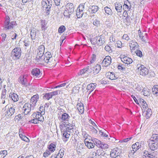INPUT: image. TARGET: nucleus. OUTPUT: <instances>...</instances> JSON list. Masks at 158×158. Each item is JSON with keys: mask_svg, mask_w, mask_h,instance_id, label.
Returning <instances> with one entry per match:
<instances>
[{"mask_svg": "<svg viewBox=\"0 0 158 158\" xmlns=\"http://www.w3.org/2000/svg\"><path fill=\"white\" fill-rule=\"evenodd\" d=\"M15 109L13 106L5 110L4 114L6 118H8L12 116L15 113Z\"/></svg>", "mask_w": 158, "mask_h": 158, "instance_id": "2eb2a0df", "label": "nucleus"}, {"mask_svg": "<svg viewBox=\"0 0 158 158\" xmlns=\"http://www.w3.org/2000/svg\"><path fill=\"white\" fill-rule=\"evenodd\" d=\"M93 23L94 26L98 27L100 24V21L97 19L94 20Z\"/></svg>", "mask_w": 158, "mask_h": 158, "instance_id": "864d4df0", "label": "nucleus"}, {"mask_svg": "<svg viewBox=\"0 0 158 158\" xmlns=\"http://www.w3.org/2000/svg\"><path fill=\"white\" fill-rule=\"evenodd\" d=\"M121 60L124 63L130 64L132 62V60L127 56L121 58Z\"/></svg>", "mask_w": 158, "mask_h": 158, "instance_id": "5701e85b", "label": "nucleus"}, {"mask_svg": "<svg viewBox=\"0 0 158 158\" xmlns=\"http://www.w3.org/2000/svg\"><path fill=\"white\" fill-rule=\"evenodd\" d=\"M50 59H48V58L44 57V55L42 56V59H41V61L42 62L47 63H50Z\"/></svg>", "mask_w": 158, "mask_h": 158, "instance_id": "a19ab883", "label": "nucleus"}, {"mask_svg": "<svg viewBox=\"0 0 158 158\" xmlns=\"http://www.w3.org/2000/svg\"><path fill=\"white\" fill-rule=\"evenodd\" d=\"M59 120L64 122H68L70 117L67 113H63L61 115L58 117Z\"/></svg>", "mask_w": 158, "mask_h": 158, "instance_id": "f3484780", "label": "nucleus"}, {"mask_svg": "<svg viewBox=\"0 0 158 158\" xmlns=\"http://www.w3.org/2000/svg\"><path fill=\"white\" fill-rule=\"evenodd\" d=\"M16 26V22L11 21L10 22L9 17L7 16L6 17L5 20L3 25V30L7 31L13 29Z\"/></svg>", "mask_w": 158, "mask_h": 158, "instance_id": "39448f33", "label": "nucleus"}, {"mask_svg": "<svg viewBox=\"0 0 158 158\" xmlns=\"http://www.w3.org/2000/svg\"><path fill=\"white\" fill-rule=\"evenodd\" d=\"M85 3L80 4L77 7L76 11V15L78 18H80L82 16L84 12L86 11L87 9H85Z\"/></svg>", "mask_w": 158, "mask_h": 158, "instance_id": "6e6552de", "label": "nucleus"}, {"mask_svg": "<svg viewBox=\"0 0 158 158\" xmlns=\"http://www.w3.org/2000/svg\"><path fill=\"white\" fill-rule=\"evenodd\" d=\"M96 154L98 156H103L104 155L105 153L102 149H98L97 150Z\"/></svg>", "mask_w": 158, "mask_h": 158, "instance_id": "37998d69", "label": "nucleus"}, {"mask_svg": "<svg viewBox=\"0 0 158 158\" xmlns=\"http://www.w3.org/2000/svg\"><path fill=\"white\" fill-rule=\"evenodd\" d=\"M44 50L45 48L44 45H42L39 47L37 49L38 53L36 57L37 60L39 61L41 60L44 53Z\"/></svg>", "mask_w": 158, "mask_h": 158, "instance_id": "f8f14e48", "label": "nucleus"}, {"mask_svg": "<svg viewBox=\"0 0 158 158\" xmlns=\"http://www.w3.org/2000/svg\"><path fill=\"white\" fill-rule=\"evenodd\" d=\"M93 143L97 147L101 148L102 149H105L108 147L107 144L101 142L99 140L96 138H93L92 139Z\"/></svg>", "mask_w": 158, "mask_h": 158, "instance_id": "9b49d317", "label": "nucleus"}, {"mask_svg": "<svg viewBox=\"0 0 158 158\" xmlns=\"http://www.w3.org/2000/svg\"><path fill=\"white\" fill-rule=\"evenodd\" d=\"M101 66L97 64L93 67V71L94 72L98 73L101 70Z\"/></svg>", "mask_w": 158, "mask_h": 158, "instance_id": "4c0bfd02", "label": "nucleus"}, {"mask_svg": "<svg viewBox=\"0 0 158 158\" xmlns=\"http://www.w3.org/2000/svg\"><path fill=\"white\" fill-rule=\"evenodd\" d=\"M51 0H42L41 2V9L46 13L47 15L50 13L51 8L52 7Z\"/></svg>", "mask_w": 158, "mask_h": 158, "instance_id": "20e7f679", "label": "nucleus"}, {"mask_svg": "<svg viewBox=\"0 0 158 158\" xmlns=\"http://www.w3.org/2000/svg\"><path fill=\"white\" fill-rule=\"evenodd\" d=\"M51 152L48 150V149L46 150L45 152L43 153V156L45 157H46L49 156Z\"/></svg>", "mask_w": 158, "mask_h": 158, "instance_id": "3c124183", "label": "nucleus"}, {"mask_svg": "<svg viewBox=\"0 0 158 158\" xmlns=\"http://www.w3.org/2000/svg\"><path fill=\"white\" fill-rule=\"evenodd\" d=\"M21 52L20 48L16 47L12 50L11 52V56L14 60H17L20 57Z\"/></svg>", "mask_w": 158, "mask_h": 158, "instance_id": "1a4fd4ad", "label": "nucleus"}, {"mask_svg": "<svg viewBox=\"0 0 158 158\" xmlns=\"http://www.w3.org/2000/svg\"><path fill=\"white\" fill-rule=\"evenodd\" d=\"M96 85L97 84L96 83H91L87 86L86 89L88 90L87 92H89V94H90L95 89Z\"/></svg>", "mask_w": 158, "mask_h": 158, "instance_id": "4be33fe9", "label": "nucleus"}, {"mask_svg": "<svg viewBox=\"0 0 158 158\" xmlns=\"http://www.w3.org/2000/svg\"><path fill=\"white\" fill-rule=\"evenodd\" d=\"M129 45L131 50H135L139 47L138 44L135 40H132L130 41L129 42Z\"/></svg>", "mask_w": 158, "mask_h": 158, "instance_id": "6ab92c4d", "label": "nucleus"}, {"mask_svg": "<svg viewBox=\"0 0 158 158\" xmlns=\"http://www.w3.org/2000/svg\"><path fill=\"white\" fill-rule=\"evenodd\" d=\"M47 23L45 20H42L41 21V28L42 31H44L47 28Z\"/></svg>", "mask_w": 158, "mask_h": 158, "instance_id": "7c9ffc66", "label": "nucleus"}, {"mask_svg": "<svg viewBox=\"0 0 158 158\" xmlns=\"http://www.w3.org/2000/svg\"><path fill=\"white\" fill-rule=\"evenodd\" d=\"M107 133L108 134L107 132H103L101 131H100V134L103 137H107L108 136V135L107 134Z\"/></svg>", "mask_w": 158, "mask_h": 158, "instance_id": "052dcab7", "label": "nucleus"}, {"mask_svg": "<svg viewBox=\"0 0 158 158\" xmlns=\"http://www.w3.org/2000/svg\"><path fill=\"white\" fill-rule=\"evenodd\" d=\"M89 67L88 66L85 68H84L83 69L80 70L78 73V75L80 76L86 73L89 70Z\"/></svg>", "mask_w": 158, "mask_h": 158, "instance_id": "e433bc0d", "label": "nucleus"}, {"mask_svg": "<svg viewBox=\"0 0 158 158\" xmlns=\"http://www.w3.org/2000/svg\"><path fill=\"white\" fill-rule=\"evenodd\" d=\"M36 29L35 28H33L31 31L30 35L32 40H34L35 39L36 35Z\"/></svg>", "mask_w": 158, "mask_h": 158, "instance_id": "72a5a7b5", "label": "nucleus"}, {"mask_svg": "<svg viewBox=\"0 0 158 158\" xmlns=\"http://www.w3.org/2000/svg\"><path fill=\"white\" fill-rule=\"evenodd\" d=\"M65 30V27L63 25L60 26L58 30V32L60 33H63Z\"/></svg>", "mask_w": 158, "mask_h": 158, "instance_id": "c03bdc74", "label": "nucleus"}, {"mask_svg": "<svg viewBox=\"0 0 158 158\" xmlns=\"http://www.w3.org/2000/svg\"><path fill=\"white\" fill-rule=\"evenodd\" d=\"M146 113V117L147 118H149L152 114V111L150 109L148 108Z\"/></svg>", "mask_w": 158, "mask_h": 158, "instance_id": "ea45409f", "label": "nucleus"}, {"mask_svg": "<svg viewBox=\"0 0 158 158\" xmlns=\"http://www.w3.org/2000/svg\"><path fill=\"white\" fill-rule=\"evenodd\" d=\"M64 148H61L57 154L56 156L57 158H62L64 154Z\"/></svg>", "mask_w": 158, "mask_h": 158, "instance_id": "f704fd0d", "label": "nucleus"}, {"mask_svg": "<svg viewBox=\"0 0 158 158\" xmlns=\"http://www.w3.org/2000/svg\"><path fill=\"white\" fill-rule=\"evenodd\" d=\"M108 73V74H110L109 75H108V76H109V78H110V80H114V73L113 72H110V73Z\"/></svg>", "mask_w": 158, "mask_h": 158, "instance_id": "13d9d810", "label": "nucleus"}, {"mask_svg": "<svg viewBox=\"0 0 158 158\" xmlns=\"http://www.w3.org/2000/svg\"><path fill=\"white\" fill-rule=\"evenodd\" d=\"M150 149L154 151L158 148V134H153L148 141Z\"/></svg>", "mask_w": 158, "mask_h": 158, "instance_id": "7ed1b4c3", "label": "nucleus"}, {"mask_svg": "<svg viewBox=\"0 0 158 158\" xmlns=\"http://www.w3.org/2000/svg\"><path fill=\"white\" fill-rule=\"evenodd\" d=\"M29 74L25 73L21 74L18 78V81L21 85L25 87H27L30 85L28 82Z\"/></svg>", "mask_w": 158, "mask_h": 158, "instance_id": "423d86ee", "label": "nucleus"}, {"mask_svg": "<svg viewBox=\"0 0 158 158\" xmlns=\"http://www.w3.org/2000/svg\"><path fill=\"white\" fill-rule=\"evenodd\" d=\"M39 110L40 112H40L41 114H44L45 113V108L43 107V106H40V107Z\"/></svg>", "mask_w": 158, "mask_h": 158, "instance_id": "6e6d98bb", "label": "nucleus"}, {"mask_svg": "<svg viewBox=\"0 0 158 158\" xmlns=\"http://www.w3.org/2000/svg\"><path fill=\"white\" fill-rule=\"evenodd\" d=\"M143 156L145 158H157V157L153 156L152 153H149L148 151L145 150L143 152Z\"/></svg>", "mask_w": 158, "mask_h": 158, "instance_id": "c85d7f7f", "label": "nucleus"}, {"mask_svg": "<svg viewBox=\"0 0 158 158\" xmlns=\"http://www.w3.org/2000/svg\"><path fill=\"white\" fill-rule=\"evenodd\" d=\"M22 130L20 129L19 130V136L20 137L21 139H22L23 138V137L24 136H25V135H24V134H23L22 132Z\"/></svg>", "mask_w": 158, "mask_h": 158, "instance_id": "0e129e2a", "label": "nucleus"}, {"mask_svg": "<svg viewBox=\"0 0 158 158\" xmlns=\"http://www.w3.org/2000/svg\"><path fill=\"white\" fill-rule=\"evenodd\" d=\"M9 96L14 102H16L19 100V97L16 94L10 93Z\"/></svg>", "mask_w": 158, "mask_h": 158, "instance_id": "b1692460", "label": "nucleus"}, {"mask_svg": "<svg viewBox=\"0 0 158 158\" xmlns=\"http://www.w3.org/2000/svg\"><path fill=\"white\" fill-rule=\"evenodd\" d=\"M114 5L115 10L118 13H121L122 11V4L120 3L116 2Z\"/></svg>", "mask_w": 158, "mask_h": 158, "instance_id": "a878e982", "label": "nucleus"}, {"mask_svg": "<svg viewBox=\"0 0 158 158\" xmlns=\"http://www.w3.org/2000/svg\"><path fill=\"white\" fill-rule=\"evenodd\" d=\"M121 153L120 149L117 148H115L111 151L110 156L112 158H120V155Z\"/></svg>", "mask_w": 158, "mask_h": 158, "instance_id": "ddd939ff", "label": "nucleus"}, {"mask_svg": "<svg viewBox=\"0 0 158 158\" xmlns=\"http://www.w3.org/2000/svg\"><path fill=\"white\" fill-rule=\"evenodd\" d=\"M99 8L97 6H93L90 7L88 9V11L91 13H95L98 10Z\"/></svg>", "mask_w": 158, "mask_h": 158, "instance_id": "393cba45", "label": "nucleus"}, {"mask_svg": "<svg viewBox=\"0 0 158 158\" xmlns=\"http://www.w3.org/2000/svg\"><path fill=\"white\" fill-rule=\"evenodd\" d=\"M104 10L105 11V13L108 15H111L112 14V12L110 8L107 6L104 7Z\"/></svg>", "mask_w": 158, "mask_h": 158, "instance_id": "58836bf2", "label": "nucleus"}, {"mask_svg": "<svg viewBox=\"0 0 158 158\" xmlns=\"http://www.w3.org/2000/svg\"><path fill=\"white\" fill-rule=\"evenodd\" d=\"M115 45L119 48H121L122 46V42L119 40H118L116 41V43Z\"/></svg>", "mask_w": 158, "mask_h": 158, "instance_id": "bf43d9fd", "label": "nucleus"}, {"mask_svg": "<svg viewBox=\"0 0 158 158\" xmlns=\"http://www.w3.org/2000/svg\"><path fill=\"white\" fill-rule=\"evenodd\" d=\"M31 73L35 78L39 77L40 76V71L39 69L35 68L33 69Z\"/></svg>", "mask_w": 158, "mask_h": 158, "instance_id": "412c9836", "label": "nucleus"}, {"mask_svg": "<svg viewBox=\"0 0 158 158\" xmlns=\"http://www.w3.org/2000/svg\"><path fill=\"white\" fill-rule=\"evenodd\" d=\"M135 53L138 56L141 57L143 56L142 52L139 50H137L135 52Z\"/></svg>", "mask_w": 158, "mask_h": 158, "instance_id": "8fccbe9b", "label": "nucleus"}, {"mask_svg": "<svg viewBox=\"0 0 158 158\" xmlns=\"http://www.w3.org/2000/svg\"><path fill=\"white\" fill-rule=\"evenodd\" d=\"M93 138H92L91 137L88 135L87 137L85 138L84 142L85 143V141H92V139Z\"/></svg>", "mask_w": 158, "mask_h": 158, "instance_id": "4d7b16f0", "label": "nucleus"}, {"mask_svg": "<svg viewBox=\"0 0 158 158\" xmlns=\"http://www.w3.org/2000/svg\"><path fill=\"white\" fill-rule=\"evenodd\" d=\"M52 98V97L50 93L45 94L43 97V98L44 99L47 100H49Z\"/></svg>", "mask_w": 158, "mask_h": 158, "instance_id": "79ce46f5", "label": "nucleus"}, {"mask_svg": "<svg viewBox=\"0 0 158 158\" xmlns=\"http://www.w3.org/2000/svg\"><path fill=\"white\" fill-rule=\"evenodd\" d=\"M39 99L38 94L33 95L31 99L30 103H26L23 108L25 115L30 114L31 110H33L36 105V103Z\"/></svg>", "mask_w": 158, "mask_h": 158, "instance_id": "f257e3e1", "label": "nucleus"}, {"mask_svg": "<svg viewBox=\"0 0 158 158\" xmlns=\"http://www.w3.org/2000/svg\"><path fill=\"white\" fill-rule=\"evenodd\" d=\"M42 115L43 114H41L40 112H36L33 113L31 116L33 118H35L40 121L43 122L44 120V118Z\"/></svg>", "mask_w": 158, "mask_h": 158, "instance_id": "dca6fc26", "label": "nucleus"}, {"mask_svg": "<svg viewBox=\"0 0 158 158\" xmlns=\"http://www.w3.org/2000/svg\"><path fill=\"white\" fill-rule=\"evenodd\" d=\"M77 108L80 113L82 114L84 113V109L82 103L78 104L77 106Z\"/></svg>", "mask_w": 158, "mask_h": 158, "instance_id": "2f4dec72", "label": "nucleus"}, {"mask_svg": "<svg viewBox=\"0 0 158 158\" xmlns=\"http://www.w3.org/2000/svg\"><path fill=\"white\" fill-rule=\"evenodd\" d=\"M83 148V145L81 144L78 145L77 147V151L80 152V151Z\"/></svg>", "mask_w": 158, "mask_h": 158, "instance_id": "680f3d73", "label": "nucleus"}, {"mask_svg": "<svg viewBox=\"0 0 158 158\" xmlns=\"http://www.w3.org/2000/svg\"><path fill=\"white\" fill-rule=\"evenodd\" d=\"M131 6L130 3L128 1H127L124 2V4L123 5V8L124 10H130L131 9Z\"/></svg>", "mask_w": 158, "mask_h": 158, "instance_id": "bb28decb", "label": "nucleus"}, {"mask_svg": "<svg viewBox=\"0 0 158 158\" xmlns=\"http://www.w3.org/2000/svg\"><path fill=\"white\" fill-rule=\"evenodd\" d=\"M152 90L153 94L158 97V85H154L152 88Z\"/></svg>", "mask_w": 158, "mask_h": 158, "instance_id": "473e14b6", "label": "nucleus"}, {"mask_svg": "<svg viewBox=\"0 0 158 158\" xmlns=\"http://www.w3.org/2000/svg\"><path fill=\"white\" fill-rule=\"evenodd\" d=\"M56 145L55 143H52L49 145L48 147V150H49L51 152H53L55 150Z\"/></svg>", "mask_w": 158, "mask_h": 158, "instance_id": "c756f323", "label": "nucleus"}, {"mask_svg": "<svg viewBox=\"0 0 158 158\" xmlns=\"http://www.w3.org/2000/svg\"><path fill=\"white\" fill-rule=\"evenodd\" d=\"M85 143L86 146L89 149L94 148V145H95L94 143L93 144L91 141H85Z\"/></svg>", "mask_w": 158, "mask_h": 158, "instance_id": "c9c22d12", "label": "nucleus"}, {"mask_svg": "<svg viewBox=\"0 0 158 158\" xmlns=\"http://www.w3.org/2000/svg\"><path fill=\"white\" fill-rule=\"evenodd\" d=\"M97 36L94 37L90 40V42L92 44L95 45L97 44Z\"/></svg>", "mask_w": 158, "mask_h": 158, "instance_id": "a18cd8bd", "label": "nucleus"}, {"mask_svg": "<svg viewBox=\"0 0 158 158\" xmlns=\"http://www.w3.org/2000/svg\"><path fill=\"white\" fill-rule=\"evenodd\" d=\"M111 59L109 56H106L103 59L102 62V65L105 67H107L111 63Z\"/></svg>", "mask_w": 158, "mask_h": 158, "instance_id": "a211bd4d", "label": "nucleus"}, {"mask_svg": "<svg viewBox=\"0 0 158 158\" xmlns=\"http://www.w3.org/2000/svg\"><path fill=\"white\" fill-rule=\"evenodd\" d=\"M74 6L72 3H69L66 5L64 15L65 16L70 17V15L74 12Z\"/></svg>", "mask_w": 158, "mask_h": 158, "instance_id": "0eeeda50", "label": "nucleus"}, {"mask_svg": "<svg viewBox=\"0 0 158 158\" xmlns=\"http://www.w3.org/2000/svg\"><path fill=\"white\" fill-rule=\"evenodd\" d=\"M138 31L139 32L140 31L139 35L142 41L143 42H147L148 41L147 34L146 33L144 34L141 32L140 30H139Z\"/></svg>", "mask_w": 158, "mask_h": 158, "instance_id": "aec40b11", "label": "nucleus"}, {"mask_svg": "<svg viewBox=\"0 0 158 158\" xmlns=\"http://www.w3.org/2000/svg\"><path fill=\"white\" fill-rule=\"evenodd\" d=\"M73 124L70 123H65L60 125L61 132L63 134L62 139L64 141L66 142L68 140L70 136V130L73 129Z\"/></svg>", "mask_w": 158, "mask_h": 158, "instance_id": "f03ea898", "label": "nucleus"}, {"mask_svg": "<svg viewBox=\"0 0 158 158\" xmlns=\"http://www.w3.org/2000/svg\"><path fill=\"white\" fill-rule=\"evenodd\" d=\"M141 93L145 96H148L150 94L148 90L147 89L145 88L143 89Z\"/></svg>", "mask_w": 158, "mask_h": 158, "instance_id": "de8ad7c7", "label": "nucleus"}, {"mask_svg": "<svg viewBox=\"0 0 158 158\" xmlns=\"http://www.w3.org/2000/svg\"><path fill=\"white\" fill-rule=\"evenodd\" d=\"M44 55V57L48 58V59H50L51 60L52 56L50 52H46Z\"/></svg>", "mask_w": 158, "mask_h": 158, "instance_id": "49530a36", "label": "nucleus"}, {"mask_svg": "<svg viewBox=\"0 0 158 158\" xmlns=\"http://www.w3.org/2000/svg\"><path fill=\"white\" fill-rule=\"evenodd\" d=\"M97 44L98 45L101 46L105 42L104 39L103 37L101 36H97Z\"/></svg>", "mask_w": 158, "mask_h": 158, "instance_id": "cd10ccee", "label": "nucleus"}, {"mask_svg": "<svg viewBox=\"0 0 158 158\" xmlns=\"http://www.w3.org/2000/svg\"><path fill=\"white\" fill-rule=\"evenodd\" d=\"M58 92H59V90H56L55 91L50 92V93L52 95V97L53 96H55L58 94Z\"/></svg>", "mask_w": 158, "mask_h": 158, "instance_id": "774afa93", "label": "nucleus"}, {"mask_svg": "<svg viewBox=\"0 0 158 158\" xmlns=\"http://www.w3.org/2000/svg\"><path fill=\"white\" fill-rule=\"evenodd\" d=\"M105 49L106 51L109 52H111L112 51L111 47L108 45L106 46Z\"/></svg>", "mask_w": 158, "mask_h": 158, "instance_id": "5fc2aeb1", "label": "nucleus"}, {"mask_svg": "<svg viewBox=\"0 0 158 158\" xmlns=\"http://www.w3.org/2000/svg\"><path fill=\"white\" fill-rule=\"evenodd\" d=\"M122 37L123 39H124L127 41H128L129 40H130V41H131V39H130V37L127 34H125L123 35Z\"/></svg>", "mask_w": 158, "mask_h": 158, "instance_id": "603ef678", "label": "nucleus"}, {"mask_svg": "<svg viewBox=\"0 0 158 158\" xmlns=\"http://www.w3.org/2000/svg\"><path fill=\"white\" fill-rule=\"evenodd\" d=\"M39 121H40L36 119L35 118H34L33 119L31 120L30 121V122L31 123H33L34 124H37L39 122Z\"/></svg>", "mask_w": 158, "mask_h": 158, "instance_id": "69168bd1", "label": "nucleus"}, {"mask_svg": "<svg viewBox=\"0 0 158 158\" xmlns=\"http://www.w3.org/2000/svg\"><path fill=\"white\" fill-rule=\"evenodd\" d=\"M141 147V145L139 142H136L135 143L133 144L132 146V148L133 149L132 151H131L129 153V156L133 155L134 153L136 152Z\"/></svg>", "mask_w": 158, "mask_h": 158, "instance_id": "4468645a", "label": "nucleus"}, {"mask_svg": "<svg viewBox=\"0 0 158 158\" xmlns=\"http://www.w3.org/2000/svg\"><path fill=\"white\" fill-rule=\"evenodd\" d=\"M110 40L111 42H115V41H116V39H115V38L114 37V35H112L110 37Z\"/></svg>", "mask_w": 158, "mask_h": 158, "instance_id": "e2e57ef3", "label": "nucleus"}, {"mask_svg": "<svg viewBox=\"0 0 158 158\" xmlns=\"http://www.w3.org/2000/svg\"><path fill=\"white\" fill-rule=\"evenodd\" d=\"M137 67L140 75L145 76L148 74L149 70L144 65L139 64H137Z\"/></svg>", "mask_w": 158, "mask_h": 158, "instance_id": "9d476101", "label": "nucleus"}, {"mask_svg": "<svg viewBox=\"0 0 158 158\" xmlns=\"http://www.w3.org/2000/svg\"><path fill=\"white\" fill-rule=\"evenodd\" d=\"M141 106L142 108L144 109V110H146L147 109L148 107V106L146 102L145 101L142 104L140 105Z\"/></svg>", "mask_w": 158, "mask_h": 158, "instance_id": "09e8293b", "label": "nucleus"}, {"mask_svg": "<svg viewBox=\"0 0 158 158\" xmlns=\"http://www.w3.org/2000/svg\"><path fill=\"white\" fill-rule=\"evenodd\" d=\"M82 135L84 138H85L87 137L88 134H87L86 131H83L82 129Z\"/></svg>", "mask_w": 158, "mask_h": 158, "instance_id": "338daca9", "label": "nucleus"}]
</instances>
